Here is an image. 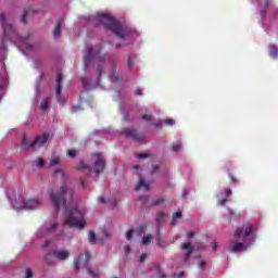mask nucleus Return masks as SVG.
Returning a JSON list of instances; mask_svg holds the SVG:
<instances>
[{
  "label": "nucleus",
  "instance_id": "obj_26",
  "mask_svg": "<svg viewBox=\"0 0 278 278\" xmlns=\"http://www.w3.org/2000/svg\"><path fill=\"white\" fill-rule=\"evenodd\" d=\"M51 103L50 98H46L41 101V110H47L49 108V104Z\"/></svg>",
  "mask_w": 278,
  "mask_h": 278
},
{
  "label": "nucleus",
  "instance_id": "obj_3",
  "mask_svg": "<svg viewBox=\"0 0 278 278\" xmlns=\"http://www.w3.org/2000/svg\"><path fill=\"white\" fill-rule=\"evenodd\" d=\"M90 252H85L84 254H80L78 257L74 260V270L77 273L80 268H86L87 273L92 278H99V269L92 268L90 266V260H91Z\"/></svg>",
  "mask_w": 278,
  "mask_h": 278
},
{
  "label": "nucleus",
  "instance_id": "obj_6",
  "mask_svg": "<svg viewBox=\"0 0 278 278\" xmlns=\"http://www.w3.org/2000/svg\"><path fill=\"white\" fill-rule=\"evenodd\" d=\"M255 225H247L245 227H238L235 231L236 238H255Z\"/></svg>",
  "mask_w": 278,
  "mask_h": 278
},
{
  "label": "nucleus",
  "instance_id": "obj_17",
  "mask_svg": "<svg viewBox=\"0 0 278 278\" xmlns=\"http://www.w3.org/2000/svg\"><path fill=\"white\" fill-rule=\"evenodd\" d=\"M22 147L23 149H25L26 151H29V149H36V146H34V141H31L29 138L24 137L23 141H22Z\"/></svg>",
  "mask_w": 278,
  "mask_h": 278
},
{
  "label": "nucleus",
  "instance_id": "obj_53",
  "mask_svg": "<svg viewBox=\"0 0 278 278\" xmlns=\"http://www.w3.org/2000/svg\"><path fill=\"white\" fill-rule=\"evenodd\" d=\"M60 173H61L62 177H65V176H66V174H64L63 170H61Z\"/></svg>",
  "mask_w": 278,
  "mask_h": 278
},
{
  "label": "nucleus",
  "instance_id": "obj_13",
  "mask_svg": "<svg viewBox=\"0 0 278 278\" xmlns=\"http://www.w3.org/2000/svg\"><path fill=\"white\" fill-rule=\"evenodd\" d=\"M141 236H142V231L140 230H128L126 232V240H128V242H138Z\"/></svg>",
  "mask_w": 278,
  "mask_h": 278
},
{
  "label": "nucleus",
  "instance_id": "obj_45",
  "mask_svg": "<svg viewBox=\"0 0 278 278\" xmlns=\"http://www.w3.org/2000/svg\"><path fill=\"white\" fill-rule=\"evenodd\" d=\"M204 266H206V263L205 262H200V267L204 268Z\"/></svg>",
  "mask_w": 278,
  "mask_h": 278
},
{
  "label": "nucleus",
  "instance_id": "obj_44",
  "mask_svg": "<svg viewBox=\"0 0 278 278\" xmlns=\"http://www.w3.org/2000/svg\"><path fill=\"white\" fill-rule=\"evenodd\" d=\"M99 203H105V198L101 197L98 199Z\"/></svg>",
  "mask_w": 278,
  "mask_h": 278
},
{
  "label": "nucleus",
  "instance_id": "obj_41",
  "mask_svg": "<svg viewBox=\"0 0 278 278\" xmlns=\"http://www.w3.org/2000/svg\"><path fill=\"white\" fill-rule=\"evenodd\" d=\"M187 238H194V232L193 231H189L187 233Z\"/></svg>",
  "mask_w": 278,
  "mask_h": 278
},
{
  "label": "nucleus",
  "instance_id": "obj_51",
  "mask_svg": "<svg viewBox=\"0 0 278 278\" xmlns=\"http://www.w3.org/2000/svg\"><path fill=\"white\" fill-rule=\"evenodd\" d=\"M184 275H185V273H180V274L178 275V278L184 277Z\"/></svg>",
  "mask_w": 278,
  "mask_h": 278
},
{
  "label": "nucleus",
  "instance_id": "obj_14",
  "mask_svg": "<svg viewBox=\"0 0 278 278\" xmlns=\"http://www.w3.org/2000/svg\"><path fill=\"white\" fill-rule=\"evenodd\" d=\"M42 205V200L38 198H34L30 200H26V207L25 210H38Z\"/></svg>",
  "mask_w": 278,
  "mask_h": 278
},
{
  "label": "nucleus",
  "instance_id": "obj_28",
  "mask_svg": "<svg viewBox=\"0 0 278 278\" xmlns=\"http://www.w3.org/2000/svg\"><path fill=\"white\" fill-rule=\"evenodd\" d=\"M89 242H97V233L93 231L89 232Z\"/></svg>",
  "mask_w": 278,
  "mask_h": 278
},
{
  "label": "nucleus",
  "instance_id": "obj_7",
  "mask_svg": "<svg viewBox=\"0 0 278 278\" xmlns=\"http://www.w3.org/2000/svg\"><path fill=\"white\" fill-rule=\"evenodd\" d=\"M92 160L94 162V165L92 167L93 173H96V175H99V173H103V170H105V161H103L101 154L94 153L92 155Z\"/></svg>",
  "mask_w": 278,
  "mask_h": 278
},
{
  "label": "nucleus",
  "instance_id": "obj_39",
  "mask_svg": "<svg viewBox=\"0 0 278 278\" xmlns=\"http://www.w3.org/2000/svg\"><path fill=\"white\" fill-rule=\"evenodd\" d=\"M135 94H137V97H140L142 94V89H137L135 91Z\"/></svg>",
  "mask_w": 278,
  "mask_h": 278
},
{
  "label": "nucleus",
  "instance_id": "obj_23",
  "mask_svg": "<svg viewBox=\"0 0 278 278\" xmlns=\"http://www.w3.org/2000/svg\"><path fill=\"white\" fill-rule=\"evenodd\" d=\"M153 242V236L152 235H143L142 237V244H151Z\"/></svg>",
  "mask_w": 278,
  "mask_h": 278
},
{
  "label": "nucleus",
  "instance_id": "obj_35",
  "mask_svg": "<svg viewBox=\"0 0 278 278\" xmlns=\"http://www.w3.org/2000/svg\"><path fill=\"white\" fill-rule=\"evenodd\" d=\"M26 278H34V274L31 273V270L26 271Z\"/></svg>",
  "mask_w": 278,
  "mask_h": 278
},
{
  "label": "nucleus",
  "instance_id": "obj_27",
  "mask_svg": "<svg viewBox=\"0 0 278 278\" xmlns=\"http://www.w3.org/2000/svg\"><path fill=\"white\" fill-rule=\"evenodd\" d=\"M67 156L72 159L77 157V150H74V149L67 150Z\"/></svg>",
  "mask_w": 278,
  "mask_h": 278
},
{
  "label": "nucleus",
  "instance_id": "obj_9",
  "mask_svg": "<svg viewBox=\"0 0 278 278\" xmlns=\"http://www.w3.org/2000/svg\"><path fill=\"white\" fill-rule=\"evenodd\" d=\"M123 136H126L127 138H132V140H136L137 142H142L144 140L143 135H138V131L134 128H125L122 131Z\"/></svg>",
  "mask_w": 278,
  "mask_h": 278
},
{
  "label": "nucleus",
  "instance_id": "obj_10",
  "mask_svg": "<svg viewBox=\"0 0 278 278\" xmlns=\"http://www.w3.org/2000/svg\"><path fill=\"white\" fill-rule=\"evenodd\" d=\"M135 190H142V192H149V190H151V182L144 179V177L139 176V180L137 186L135 187Z\"/></svg>",
  "mask_w": 278,
  "mask_h": 278
},
{
  "label": "nucleus",
  "instance_id": "obj_46",
  "mask_svg": "<svg viewBox=\"0 0 278 278\" xmlns=\"http://www.w3.org/2000/svg\"><path fill=\"white\" fill-rule=\"evenodd\" d=\"M277 15H278V9H276L275 11L274 20H277Z\"/></svg>",
  "mask_w": 278,
  "mask_h": 278
},
{
  "label": "nucleus",
  "instance_id": "obj_48",
  "mask_svg": "<svg viewBox=\"0 0 278 278\" xmlns=\"http://www.w3.org/2000/svg\"><path fill=\"white\" fill-rule=\"evenodd\" d=\"M25 16H26V14L22 15V23H25Z\"/></svg>",
  "mask_w": 278,
  "mask_h": 278
},
{
  "label": "nucleus",
  "instance_id": "obj_15",
  "mask_svg": "<svg viewBox=\"0 0 278 278\" xmlns=\"http://www.w3.org/2000/svg\"><path fill=\"white\" fill-rule=\"evenodd\" d=\"M256 2L260 4L261 18L265 20L266 15H267L268 8L270 7V0H265L264 4H262V0H256Z\"/></svg>",
  "mask_w": 278,
  "mask_h": 278
},
{
  "label": "nucleus",
  "instance_id": "obj_2",
  "mask_svg": "<svg viewBox=\"0 0 278 278\" xmlns=\"http://www.w3.org/2000/svg\"><path fill=\"white\" fill-rule=\"evenodd\" d=\"M93 18L97 23H101L104 27L112 29V31L119 38H125V30H123V26L117 23L110 13H98Z\"/></svg>",
  "mask_w": 278,
  "mask_h": 278
},
{
  "label": "nucleus",
  "instance_id": "obj_20",
  "mask_svg": "<svg viewBox=\"0 0 278 278\" xmlns=\"http://www.w3.org/2000/svg\"><path fill=\"white\" fill-rule=\"evenodd\" d=\"M225 192H226L225 199H218V203L220 205H225V203H227L228 201V198L232 194L231 188H225Z\"/></svg>",
  "mask_w": 278,
  "mask_h": 278
},
{
  "label": "nucleus",
  "instance_id": "obj_38",
  "mask_svg": "<svg viewBox=\"0 0 278 278\" xmlns=\"http://www.w3.org/2000/svg\"><path fill=\"white\" fill-rule=\"evenodd\" d=\"M124 251H125L126 255H129V251H130L129 245H125Z\"/></svg>",
  "mask_w": 278,
  "mask_h": 278
},
{
  "label": "nucleus",
  "instance_id": "obj_21",
  "mask_svg": "<svg viewBox=\"0 0 278 278\" xmlns=\"http://www.w3.org/2000/svg\"><path fill=\"white\" fill-rule=\"evenodd\" d=\"M247 248H248L247 244H233L231 251H232L233 253H237V252H239V251H245Z\"/></svg>",
  "mask_w": 278,
  "mask_h": 278
},
{
  "label": "nucleus",
  "instance_id": "obj_32",
  "mask_svg": "<svg viewBox=\"0 0 278 278\" xmlns=\"http://www.w3.org/2000/svg\"><path fill=\"white\" fill-rule=\"evenodd\" d=\"M149 155H150L149 153H140L137 155V157H139L140 160H144V159L149 157Z\"/></svg>",
  "mask_w": 278,
  "mask_h": 278
},
{
  "label": "nucleus",
  "instance_id": "obj_47",
  "mask_svg": "<svg viewBox=\"0 0 278 278\" xmlns=\"http://www.w3.org/2000/svg\"><path fill=\"white\" fill-rule=\"evenodd\" d=\"M134 169H135V170H140V166L135 165V166H134Z\"/></svg>",
  "mask_w": 278,
  "mask_h": 278
},
{
  "label": "nucleus",
  "instance_id": "obj_30",
  "mask_svg": "<svg viewBox=\"0 0 278 278\" xmlns=\"http://www.w3.org/2000/svg\"><path fill=\"white\" fill-rule=\"evenodd\" d=\"M147 252L142 253V255L139 257L140 264H142L147 260Z\"/></svg>",
  "mask_w": 278,
  "mask_h": 278
},
{
  "label": "nucleus",
  "instance_id": "obj_25",
  "mask_svg": "<svg viewBox=\"0 0 278 278\" xmlns=\"http://www.w3.org/2000/svg\"><path fill=\"white\" fill-rule=\"evenodd\" d=\"M164 277H166V275H164L162 270H160V267L156 266V271L152 275L151 278H164Z\"/></svg>",
  "mask_w": 278,
  "mask_h": 278
},
{
  "label": "nucleus",
  "instance_id": "obj_1",
  "mask_svg": "<svg viewBox=\"0 0 278 278\" xmlns=\"http://www.w3.org/2000/svg\"><path fill=\"white\" fill-rule=\"evenodd\" d=\"M49 197L54 210L64 211V223L67 227H75L76 229H84L86 227V219H84L86 211L73 205V197H75L73 189L64 185L60 188L59 192H50Z\"/></svg>",
  "mask_w": 278,
  "mask_h": 278
},
{
  "label": "nucleus",
  "instance_id": "obj_34",
  "mask_svg": "<svg viewBox=\"0 0 278 278\" xmlns=\"http://www.w3.org/2000/svg\"><path fill=\"white\" fill-rule=\"evenodd\" d=\"M180 149H182V142L180 140H178L176 142V151H179Z\"/></svg>",
  "mask_w": 278,
  "mask_h": 278
},
{
  "label": "nucleus",
  "instance_id": "obj_36",
  "mask_svg": "<svg viewBox=\"0 0 278 278\" xmlns=\"http://www.w3.org/2000/svg\"><path fill=\"white\" fill-rule=\"evenodd\" d=\"M56 84H62V74H58Z\"/></svg>",
  "mask_w": 278,
  "mask_h": 278
},
{
  "label": "nucleus",
  "instance_id": "obj_11",
  "mask_svg": "<svg viewBox=\"0 0 278 278\" xmlns=\"http://www.w3.org/2000/svg\"><path fill=\"white\" fill-rule=\"evenodd\" d=\"M51 138V135L43 134L41 136H38L35 140L33 146H35V149H40V147H45L47 142H49V139Z\"/></svg>",
  "mask_w": 278,
  "mask_h": 278
},
{
  "label": "nucleus",
  "instance_id": "obj_43",
  "mask_svg": "<svg viewBox=\"0 0 278 278\" xmlns=\"http://www.w3.org/2000/svg\"><path fill=\"white\" fill-rule=\"evenodd\" d=\"M181 216H182V212H176V220L177 218H181Z\"/></svg>",
  "mask_w": 278,
  "mask_h": 278
},
{
  "label": "nucleus",
  "instance_id": "obj_50",
  "mask_svg": "<svg viewBox=\"0 0 278 278\" xmlns=\"http://www.w3.org/2000/svg\"><path fill=\"white\" fill-rule=\"evenodd\" d=\"M213 251H217V244H213Z\"/></svg>",
  "mask_w": 278,
  "mask_h": 278
},
{
  "label": "nucleus",
  "instance_id": "obj_42",
  "mask_svg": "<svg viewBox=\"0 0 278 278\" xmlns=\"http://www.w3.org/2000/svg\"><path fill=\"white\" fill-rule=\"evenodd\" d=\"M142 118L143 121H151V115H143Z\"/></svg>",
  "mask_w": 278,
  "mask_h": 278
},
{
  "label": "nucleus",
  "instance_id": "obj_40",
  "mask_svg": "<svg viewBox=\"0 0 278 278\" xmlns=\"http://www.w3.org/2000/svg\"><path fill=\"white\" fill-rule=\"evenodd\" d=\"M181 197H182V199H186L188 197V191L186 189L182 190Z\"/></svg>",
  "mask_w": 278,
  "mask_h": 278
},
{
  "label": "nucleus",
  "instance_id": "obj_12",
  "mask_svg": "<svg viewBox=\"0 0 278 278\" xmlns=\"http://www.w3.org/2000/svg\"><path fill=\"white\" fill-rule=\"evenodd\" d=\"M26 202L27 200H25V198H23L22 195H18L14 200H12L11 205L14 210H25Z\"/></svg>",
  "mask_w": 278,
  "mask_h": 278
},
{
  "label": "nucleus",
  "instance_id": "obj_8",
  "mask_svg": "<svg viewBox=\"0 0 278 278\" xmlns=\"http://www.w3.org/2000/svg\"><path fill=\"white\" fill-rule=\"evenodd\" d=\"M58 228V223H52L50 227L41 226L37 231L38 238H47V236H50V233H53L55 229Z\"/></svg>",
  "mask_w": 278,
  "mask_h": 278
},
{
  "label": "nucleus",
  "instance_id": "obj_18",
  "mask_svg": "<svg viewBox=\"0 0 278 278\" xmlns=\"http://www.w3.org/2000/svg\"><path fill=\"white\" fill-rule=\"evenodd\" d=\"M163 125L167 127H173V119H160L159 123L154 124V127H162Z\"/></svg>",
  "mask_w": 278,
  "mask_h": 278
},
{
  "label": "nucleus",
  "instance_id": "obj_29",
  "mask_svg": "<svg viewBox=\"0 0 278 278\" xmlns=\"http://www.w3.org/2000/svg\"><path fill=\"white\" fill-rule=\"evenodd\" d=\"M91 55H94V49L90 48L88 50V53L87 55L85 56V62H88V59L91 56Z\"/></svg>",
  "mask_w": 278,
  "mask_h": 278
},
{
  "label": "nucleus",
  "instance_id": "obj_16",
  "mask_svg": "<svg viewBox=\"0 0 278 278\" xmlns=\"http://www.w3.org/2000/svg\"><path fill=\"white\" fill-rule=\"evenodd\" d=\"M181 249H182V251H185L186 261H188L190 255H192V253H194V251H195V249H194V247H192V244H182Z\"/></svg>",
  "mask_w": 278,
  "mask_h": 278
},
{
  "label": "nucleus",
  "instance_id": "obj_31",
  "mask_svg": "<svg viewBox=\"0 0 278 278\" xmlns=\"http://www.w3.org/2000/svg\"><path fill=\"white\" fill-rule=\"evenodd\" d=\"M56 94H62V84H56Z\"/></svg>",
  "mask_w": 278,
  "mask_h": 278
},
{
  "label": "nucleus",
  "instance_id": "obj_49",
  "mask_svg": "<svg viewBox=\"0 0 278 278\" xmlns=\"http://www.w3.org/2000/svg\"><path fill=\"white\" fill-rule=\"evenodd\" d=\"M103 233H104V236L108 238V236H110L109 233H108V230H103Z\"/></svg>",
  "mask_w": 278,
  "mask_h": 278
},
{
  "label": "nucleus",
  "instance_id": "obj_4",
  "mask_svg": "<svg viewBox=\"0 0 278 278\" xmlns=\"http://www.w3.org/2000/svg\"><path fill=\"white\" fill-rule=\"evenodd\" d=\"M0 21L2 24V27L4 29V38L2 39L1 49L5 51V42H10L14 36V28L12 27V24L8 23V18L5 17V14H0Z\"/></svg>",
  "mask_w": 278,
  "mask_h": 278
},
{
  "label": "nucleus",
  "instance_id": "obj_33",
  "mask_svg": "<svg viewBox=\"0 0 278 278\" xmlns=\"http://www.w3.org/2000/svg\"><path fill=\"white\" fill-rule=\"evenodd\" d=\"M37 166H39V168H42L45 166V160L38 159Z\"/></svg>",
  "mask_w": 278,
  "mask_h": 278
},
{
  "label": "nucleus",
  "instance_id": "obj_24",
  "mask_svg": "<svg viewBox=\"0 0 278 278\" xmlns=\"http://www.w3.org/2000/svg\"><path fill=\"white\" fill-rule=\"evenodd\" d=\"M269 55H270V58H277V55H278L277 46H270L269 47Z\"/></svg>",
  "mask_w": 278,
  "mask_h": 278
},
{
  "label": "nucleus",
  "instance_id": "obj_37",
  "mask_svg": "<svg viewBox=\"0 0 278 278\" xmlns=\"http://www.w3.org/2000/svg\"><path fill=\"white\" fill-rule=\"evenodd\" d=\"M229 178L231 179L232 184H236L238 181L237 177L235 175H229Z\"/></svg>",
  "mask_w": 278,
  "mask_h": 278
},
{
  "label": "nucleus",
  "instance_id": "obj_52",
  "mask_svg": "<svg viewBox=\"0 0 278 278\" xmlns=\"http://www.w3.org/2000/svg\"><path fill=\"white\" fill-rule=\"evenodd\" d=\"M37 92H40V85H37Z\"/></svg>",
  "mask_w": 278,
  "mask_h": 278
},
{
  "label": "nucleus",
  "instance_id": "obj_55",
  "mask_svg": "<svg viewBox=\"0 0 278 278\" xmlns=\"http://www.w3.org/2000/svg\"><path fill=\"white\" fill-rule=\"evenodd\" d=\"M187 244H190V241H188Z\"/></svg>",
  "mask_w": 278,
  "mask_h": 278
},
{
  "label": "nucleus",
  "instance_id": "obj_54",
  "mask_svg": "<svg viewBox=\"0 0 278 278\" xmlns=\"http://www.w3.org/2000/svg\"><path fill=\"white\" fill-rule=\"evenodd\" d=\"M230 214H233V212H232V211H230Z\"/></svg>",
  "mask_w": 278,
  "mask_h": 278
},
{
  "label": "nucleus",
  "instance_id": "obj_5",
  "mask_svg": "<svg viewBox=\"0 0 278 278\" xmlns=\"http://www.w3.org/2000/svg\"><path fill=\"white\" fill-rule=\"evenodd\" d=\"M52 257H54V260H59V262H66V260L71 257V251L60 249L46 254V262L49 264V266L53 265V261L51 260Z\"/></svg>",
  "mask_w": 278,
  "mask_h": 278
},
{
  "label": "nucleus",
  "instance_id": "obj_19",
  "mask_svg": "<svg viewBox=\"0 0 278 278\" xmlns=\"http://www.w3.org/2000/svg\"><path fill=\"white\" fill-rule=\"evenodd\" d=\"M62 164V157L60 156H52L50 160V168H54V166H60Z\"/></svg>",
  "mask_w": 278,
  "mask_h": 278
},
{
  "label": "nucleus",
  "instance_id": "obj_22",
  "mask_svg": "<svg viewBox=\"0 0 278 278\" xmlns=\"http://www.w3.org/2000/svg\"><path fill=\"white\" fill-rule=\"evenodd\" d=\"M60 34H62V25L60 23H58L53 29L54 38H60Z\"/></svg>",
  "mask_w": 278,
  "mask_h": 278
}]
</instances>
